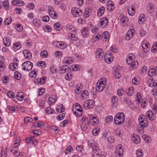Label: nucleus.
I'll list each match as a JSON object with an SVG mask.
<instances>
[{
	"instance_id": "nucleus-1",
	"label": "nucleus",
	"mask_w": 157,
	"mask_h": 157,
	"mask_svg": "<svg viewBox=\"0 0 157 157\" xmlns=\"http://www.w3.org/2000/svg\"><path fill=\"white\" fill-rule=\"evenodd\" d=\"M125 115L122 112L117 113L114 117V122L116 125H119L122 124L125 120Z\"/></svg>"
},
{
	"instance_id": "nucleus-2",
	"label": "nucleus",
	"mask_w": 157,
	"mask_h": 157,
	"mask_svg": "<svg viewBox=\"0 0 157 157\" xmlns=\"http://www.w3.org/2000/svg\"><path fill=\"white\" fill-rule=\"evenodd\" d=\"M23 66V70L24 71H29L32 70L33 67V63L29 61L25 62L22 64Z\"/></svg>"
},
{
	"instance_id": "nucleus-3",
	"label": "nucleus",
	"mask_w": 157,
	"mask_h": 157,
	"mask_svg": "<svg viewBox=\"0 0 157 157\" xmlns=\"http://www.w3.org/2000/svg\"><path fill=\"white\" fill-rule=\"evenodd\" d=\"M94 101L92 100H88L86 101L83 104V108L87 109L92 108L94 106Z\"/></svg>"
},
{
	"instance_id": "nucleus-4",
	"label": "nucleus",
	"mask_w": 157,
	"mask_h": 157,
	"mask_svg": "<svg viewBox=\"0 0 157 157\" xmlns=\"http://www.w3.org/2000/svg\"><path fill=\"white\" fill-rule=\"evenodd\" d=\"M96 57L98 59L101 60L103 59L104 53L102 49H98L95 52Z\"/></svg>"
},
{
	"instance_id": "nucleus-5",
	"label": "nucleus",
	"mask_w": 157,
	"mask_h": 157,
	"mask_svg": "<svg viewBox=\"0 0 157 157\" xmlns=\"http://www.w3.org/2000/svg\"><path fill=\"white\" fill-rule=\"evenodd\" d=\"M71 13L75 17H78L82 15V12L81 10H78L76 8L74 9L72 8L71 10Z\"/></svg>"
},
{
	"instance_id": "nucleus-6",
	"label": "nucleus",
	"mask_w": 157,
	"mask_h": 157,
	"mask_svg": "<svg viewBox=\"0 0 157 157\" xmlns=\"http://www.w3.org/2000/svg\"><path fill=\"white\" fill-rule=\"evenodd\" d=\"M89 121L93 125L96 126L99 123V120L96 117L91 115L89 117Z\"/></svg>"
},
{
	"instance_id": "nucleus-7",
	"label": "nucleus",
	"mask_w": 157,
	"mask_h": 157,
	"mask_svg": "<svg viewBox=\"0 0 157 157\" xmlns=\"http://www.w3.org/2000/svg\"><path fill=\"white\" fill-rule=\"evenodd\" d=\"M108 21L107 18L103 17L102 18L100 22V25L101 27L104 28L105 27L108 25Z\"/></svg>"
},
{
	"instance_id": "nucleus-8",
	"label": "nucleus",
	"mask_w": 157,
	"mask_h": 157,
	"mask_svg": "<svg viewBox=\"0 0 157 157\" xmlns=\"http://www.w3.org/2000/svg\"><path fill=\"white\" fill-rule=\"evenodd\" d=\"M149 44L148 43H146L144 41L142 42V46L144 51L145 52H147L150 50Z\"/></svg>"
},
{
	"instance_id": "nucleus-9",
	"label": "nucleus",
	"mask_w": 157,
	"mask_h": 157,
	"mask_svg": "<svg viewBox=\"0 0 157 157\" xmlns=\"http://www.w3.org/2000/svg\"><path fill=\"white\" fill-rule=\"evenodd\" d=\"M69 67L67 66H63L59 68V72L60 74L65 73L68 71Z\"/></svg>"
},
{
	"instance_id": "nucleus-10",
	"label": "nucleus",
	"mask_w": 157,
	"mask_h": 157,
	"mask_svg": "<svg viewBox=\"0 0 157 157\" xmlns=\"http://www.w3.org/2000/svg\"><path fill=\"white\" fill-rule=\"evenodd\" d=\"M22 52L24 56L26 59H29L32 58V55L29 51L27 50H24Z\"/></svg>"
},
{
	"instance_id": "nucleus-11",
	"label": "nucleus",
	"mask_w": 157,
	"mask_h": 157,
	"mask_svg": "<svg viewBox=\"0 0 157 157\" xmlns=\"http://www.w3.org/2000/svg\"><path fill=\"white\" fill-rule=\"evenodd\" d=\"M132 141L136 144H137L140 141V136L136 134H133L132 138Z\"/></svg>"
},
{
	"instance_id": "nucleus-12",
	"label": "nucleus",
	"mask_w": 157,
	"mask_h": 157,
	"mask_svg": "<svg viewBox=\"0 0 157 157\" xmlns=\"http://www.w3.org/2000/svg\"><path fill=\"white\" fill-rule=\"evenodd\" d=\"M92 150L93 151V155L94 157H96V156H98L99 155V147L96 145H94L92 147Z\"/></svg>"
},
{
	"instance_id": "nucleus-13",
	"label": "nucleus",
	"mask_w": 157,
	"mask_h": 157,
	"mask_svg": "<svg viewBox=\"0 0 157 157\" xmlns=\"http://www.w3.org/2000/svg\"><path fill=\"white\" fill-rule=\"evenodd\" d=\"M112 2H113L111 0L107 2V8L109 11L113 10L115 8V6Z\"/></svg>"
},
{
	"instance_id": "nucleus-14",
	"label": "nucleus",
	"mask_w": 157,
	"mask_h": 157,
	"mask_svg": "<svg viewBox=\"0 0 157 157\" xmlns=\"http://www.w3.org/2000/svg\"><path fill=\"white\" fill-rule=\"evenodd\" d=\"M139 123L140 126L142 127H146L148 124V122L147 118L144 117L143 120L139 121Z\"/></svg>"
},
{
	"instance_id": "nucleus-15",
	"label": "nucleus",
	"mask_w": 157,
	"mask_h": 157,
	"mask_svg": "<svg viewBox=\"0 0 157 157\" xmlns=\"http://www.w3.org/2000/svg\"><path fill=\"white\" fill-rule=\"evenodd\" d=\"M155 69L150 67L148 71V75L151 76H153L155 75L157 76V73Z\"/></svg>"
},
{
	"instance_id": "nucleus-16",
	"label": "nucleus",
	"mask_w": 157,
	"mask_h": 157,
	"mask_svg": "<svg viewBox=\"0 0 157 157\" xmlns=\"http://www.w3.org/2000/svg\"><path fill=\"white\" fill-rule=\"evenodd\" d=\"M77 110L78 112H82V109L81 106L78 103L75 104V106H74L72 109V111Z\"/></svg>"
},
{
	"instance_id": "nucleus-17",
	"label": "nucleus",
	"mask_w": 157,
	"mask_h": 157,
	"mask_svg": "<svg viewBox=\"0 0 157 157\" xmlns=\"http://www.w3.org/2000/svg\"><path fill=\"white\" fill-rule=\"evenodd\" d=\"M134 36V33L132 30H129L127 32L125 36V39L127 40H129L131 38Z\"/></svg>"
},
{
	"instance_id": "nucleus-18",
	"label": "nucleus",
	"mask_w": 157,
	"mask_h": 157,
	"mask_svg": "<svg viewBox=\"0 0 157 157\" xmlns=\"http://www.w3.org/2000/svg\"><path fill=\"white\" fill-rule=\"evenodd\" d=\"M104 59L106 63H110L113 61V57L112 56H110L109 55H107V53H106L104 56Z\"/></svg>"
},
{
	"instance_id": "nucleus-19",
	"label": "nucleus",
	"mask_w": 157,
	"mask_h": 157,
	"mask_svg": "<svg viewBox=\"0 0 157 157\" xmlns=\"http://www.w3.org/2000/svg\"><path fill=\"white\" fill-rule=\"evenodd\" d=\"M3 42L5 46L6 47H9L11 42L10 38L9 37H4L3 39Z\"/></svg>"
},
{
	"instance_id": "nucleus-20",
	"label": "nucleus",
	"mask_w": 157,
	"mask_h": 157,
	"mask_svg": "<svg viewBox=\"0 0 157 157\" xmlns=\"http://www.w3.org/2000/svg\"><path fill=\"white\" fill-rule=\"evenodd\" d=\"M154 113L151 110L148 111L146 114V116L147 117H149V118L151 121H153L154 120V117L153 116Z\"/></svg>"
},
{
	"instance_id": "nucleus-21",
	"label": "nucleus",
	"mask_w": 157,
	"mask_h": 157,
	"mask_svg": "<svg viewBox=\"0 0 157 157\" xmlns=\"http://www.w3.org/2000/svg\"><path fill=\"white\" fill-rule=\"evenodd\" d=\"M116 152L119 153L120 154H123V150L122 148V146L121 144L118 145L116 148L115 151Z\"/></svg>"
},
{
	"instance_id": "nucleus-22",
	"label": "nucleus",
	"mask_w": 157,
	"mask_h": 157,
	"mask_svg": "<svg viewBox=\"0 0 157 157\" xmlns=\"http://www.w3.org/2000/svg\"><path fill=\"white\" fill-rule=\"evenodd\" d=\"M118 100L117 97L115 96H113L111 98L112 105L113 107L116 106L117 101Z\"/></svg>"
},
{
	"instance_id": "nucleus-23",
	"label": "nucleus",
	"mask_w": 157,
	"mask_h": 157,
	"mask_svg": "<svg viewBox=\"0 0 157 157\" xmlns=\"http://www.w3.org/2000/svg\"><path fill=\"white\" fill-rule=\"evenodd\" d=\"M21 48V44L19 43H16L14 44L13 49L14 51H17L20 49Z\"/></svg>"
},
{
	"instance_id": "nucleus-24",
	"label": "nucleus",
	"mask_w": 157,
	"mask_h": 157,
	"mask_svg": "<svg viewBox=\"0 0 157 157\" xmlns=\"http://www.w3.org/2000/svg\"><path fill=\"white\" fill-rule=\"evenodd\" d=\"M105 10V7L101 6L98 12V16H101L104 13V11Z\"/></svg>"
},
{
	"instance_id": "nucleus-25",
	"label": "nucleus",
	"mask_w": 157,
	"mask_h": 157,
	"mask_svg": "<svg viewBox=\"0 0 157 157\" xmlns=\"http://www.w3.org/2000/svg\"><path fill=\"white\" fill-rule=\"evenodd\" d=\"M88 31V29L87 27H84L82 31V34L84 37H86L87 36V32Z\"/></svg>"
},
{
	"instance_id": "nucleus-26",
	"label": "nucleus",
	"mask_w": 157,
	"mask_h": 157,
	"mask_svg": "<svg viewBox=\"0 0 157 157\" xmlns=\"http://www.w3.org/2000/svg\"><path fill=\"white\" fill-rule=\"evenodd\" d=\"M136 155L137 157H143V154L142 151L141 149H138L136 151Z\"/></svg>"
},
{
	"instance_id": "nucleus-27",
	"label": "nucleus",
	"mask_w": 157,
	"mask_h": 157,
	"mask_svg": "<svg viewBox=\"0 0 157 157\" xmlns=\"http://www.w3.org/2000/svg\"><path fill=\"white\" fill-rule=\"evenodd\" d=\"M23 93L22 92H18L17 94L16 98L19 101H21L23 98Z\"/></svg>"
},
{
	"instance_id": "nucleus-28",
	"label": "nucleus",
	"mask_w": 157,
	"mask_h": 157,
	"mask_svg": "<svg viewBox=\"0 0 157 157\" xmlns=\"http://www.w3.org/2000/svg\"><path fill=\"white\" fill-rule=\"evenodd\" d=\"M102 36L105 39V41H106L109 38V34L108 31H105L103 33Z\"/></svg>"
},
{
	"instance_id": "nucleus-29",
	"label": "nucleus",
	"mask_w": 157,
	"mask_h": 157,
	"mask_svg": "<svg viewBox=\"0 0 157 157\" xmlns=\"http://www.w3.org/2000/svg\"><path fill=\"white\" fill-rule=\"evenodd\" d=\"M69 38L73 40L76 41L77 40V37L75 36L71 33H69L68 34Z\"/></svg>"
},
{
	"instance_id": "nucleus-30",
	"label": "nucleus",
	"mask_w": 157,
	"mask_h": 157,
	"mask_svg": "<svg viewBox=\"0 0 157 157\" xmlns=\"http://www.w3.org/2000/svg\"><path fill=\"white\" fill-rule=\"evenodd\" d=\"M14 28L17 31L19 32H21L23 29L22 26L20 24L16 25Z\"/></svg>"
},
{
	"instance_id": "nucleus-31",
	"label": "nucleus",
	"mask_w": 157,
	"mask_h": 157,
	"mask_svg": "<svg viewBox=\"0 0 157 157\" xmlns=\"http://www.w3.org/2000/svg\"><path fill=\"white\" fill-rule=\"evenodd\" d=\"M138 65V63L137 61L136 60L132 62L131 64V68L132 69H134V68H136Z\"/></svg>"
},
{
	"instance_id": "nucleus-32",
	"label": "nucleus",
	"mask_w": 157,
	"mask_h": 157,
	"mask_svg": "<svg viewBox=\"0 0 157 157\" xmlns=\"http://www.w3.org/2000/svg\"><path fill=\"white\" fill-rule=\"evenodd\" d=\"M147 10L149 13H151L154 11V9L153 8L152 6L150 4L147 6Z\"/></svg>"
},
{
	"instance_id": "nucleus-33",
	"label": "nucleus",
	"mask_w": 157,
	"mask_h": 157,
	"mask_svg": "<svg viewBox=\"0 0 157 157\" xmlns=\"http://www.w3.org/2000/svg\"><path fill=\"white\" fill-rule=\"evenodd\" d=\"M24 3L23 1L17 0H13L12 2V4L14 6H16L17 4H22Z\"/></svg>"
},
{
	"instance_id": "nucleus-34",
	"label": "nucleus",
	"mask_w": 157,
	"mask_h": 157,
	"mask_svg": "<svg viewBox=\"0 0 157 157\" xmlns=\"http://www.w3.org/2000/svg\"><path fill=\"white\" fill-rule=\"evenodd\" d=\"M40 55L41 57L45 58L48 56V54L46 51L44 50L40 53Z\"/></svg>"
},
{
	"instance_id": "nucleus-35",
	"label": "nucleus",
	"mask_w": 157,
	"mask_h": 157,
	"mask_svg": "<svg viewBox=\"0 0 157 157\" xmlns=\"http://www.w3.org/2000/svg\"><path fill=\"white\" fill-rule=\"evenodd\" d=\"M34 25L36 27H39L40 25V21L39 19H35L33 21Z\"/></svg>"
},
{
	"instance_id": "nucleus-36",
	"label": "nucleus",
	"mask_w": 157,
	"mask_h": 157,
	"mask_svg": "<svg viewBox=\"0 0 157 157\" xmlns=\"http://www.w3.org/2000/svg\"><path fill=\"white\" fill-rule=\"evenodd\" d=\"M106 82H104L103 83H98V85L96 84V87H98V88H104L106 86Z\"/></svg>"
},
{
	"instance_id": "nucleus-37",
	"label": "nucleus",
	"mask_w": 157,
	"mask_h": 157,
	"mask_svg": "<svg viewBox=\"0 0 157 157\" xmlns=\"http://www.w3.org/2000/svg\"><path fill=\"white\" fill-rule=\"evenodd\" d=\"M14 77L16 79L18 80H20L21 78V75L18 71H16L15 73Z\"/></svg>"
},
{
	"instance_id": "nucleus-38",
	"label": "nucleus",
	"mask_w": 157,
	"mask_h": 157,
	"mask_svg": "<svg viewBox=\"0 0 157 157\" xmlns=\"http://www.w3.org/2000/svg\"><path fill=\"white\" fill-rule=\"evenodd\" d=\"M11 152L16 156H18L20 155V153L17 149L13 148L11 150Z\"/></svg>"
},
{
	"instance_id": "nucleus-39",
	"label": "nucleus",
	"mask_w": 157,
	"mask_h": 157,
	"mask_svg": "<svg viewBox=\"0 0 157 157\" xmlns=\"http://www.w3.org/2000/svg\"><path fill=\"white\" fill-rule=\"evenodd\" d=\"M89 93L87 90H83L81 93L82 98H84L86 97H87L89 95Z\"/></svg>"
},
{
	"instance_id": "nucleus-40",
	"label": "nucleus",
	"mask_w": 157,
	"mask_h": 157,
	"mask_svg": "<svg viewBox=\"0 0 157 157\" xmlns=\"http://www.w3.org/2000/svg\"><path fill=\"white\" fill-rule=\"evenodd\" d=\"M36 75L37 74L35 70L31 71L29 74V76L31 78H35Z\"/></svg>"
},
{
	"instance_id": "nucleus-41",
	"label": "nucleus",
	"mask_w": 157,
	"mask_h": 157,
	"mask_svg": "<svg viewBox=\"0 0 157 157\" xmlns=\"http://www.w3.org/2000/svg\"><path fill=\"white\" fill-rule=\"evenodd\" d=\"M89 124V122L87 123V124H86L85 123H83L81 126L82 130L83 131L86 130L88 127V125Z\"/></svg>"
},
{
	"instance_id": "nucleus-42",
	"label": "nucleus",
	"mask_w": 157,
	"mask_h": 157,
	"mask_svg": "<svg viewBox=\"0 0 157 157\" xmlns=\"http://www.w3.org/2000/svg\"><path fill=\"white\" fill-rule=\"evenodd\" d=\"M54 109H52L50 107H47L45 110L46 113L47 114H52L53 113Z\"/></svg>"
},
{
	"instance_id": "nucleus-43",
	"label": "nucleus",
	"mask_w": 157,
	"mask_h": 157,
	"mask_svg": "<svg viewBox=\"0 0 157 157\" xmlns=\"http://www.w3.org/2000/svg\"><path fill=\"white\" fill-rule=\"evenodd\" d=\"M3 6L5 7L6 10H7L9 9V2L8 1L5 0V1L3 3Z\"/></svg>"
},
{
	"instance_id": "nucleus-44",
	"label": "nucleus",
	"mask_w": 157,
	"mask_h": 157,
	"mask_svg": "<svg viewBox=\"0 0 157 157\" xmlns=\"http://www.w3.org/2000/svg\"><path fill=\"white\" fill-rule=\"evenodd\" d=\"M113 120V117L111 116H108L107 117L105 121L109 123H110Z\"/></svg>"
},
{
	"instance_id": "nucleus-45",
	"label": "nucleus",
	"mask_w": 157,
	"mask_h": 157,
	"mask_svg": "<svg viewBox=\"0 0 157 157\" xmlns=\"http://www.w3.org/2000/svg\"><path fill=\"white\" fill-rule=\"evenodd\" d=\"M125 91H126L127 94L128 95H132L134 94V90L133 89H124Z\"/></svg>"
},
{
	"instance_id": "nucleus-46",
	"label": "nucleus",
	"mask_w": 157,
	"mask_h": 157,
	"mask_svg": "<svg viewBox=\"0 0 157 157\" xmlns=\"http://www.w3.org/2000/svg\"><path fill=\"white\" fill-rule=\"evenodd\" d=\"M89 10H90L88 9H86L84 15V18H87L89 17L90 14V12Z\"/></svg>"
},
{
	"instance_id": "nucleus-47",
	"label": "nucleus",
	"mask_w": 157,
	"mask_h": 157,
	"mask_svg": "<svg viewBox=\"0 0 157 157\" xmlns=\"http://www.w3.org/2000/svg\"><path fill=\"white\" fill-rule=\"evenodd\" d=\"M7 95L10 98H14L15 97V94L11 91H10L7 92Z\"/></svg>"
},
{
	"instance_id": "nucleus-48",
	"label": "nucleus",
	"mask_w": 157,
	"mask_h": 157,
	"mask_svg": "<svg viewBox=\"0 0 157 157\" xmlns=\"http://www.w3.org/2000/svg\"><path fill=\"white\" fill-rule=\"evenodd\" d=\"M115 72L114 76L116 78H119L121 76V75L118 70H115Z\"/></svg>"
},
{
	"instance_id": "nucleus-49",
	"label": "nucleus",
	"mask_w": 157,
	"mask_h": 157,
	"mask_svg": "<svg viewBox=\"0 0 157 157\" xmlns=\"http://www.w3.org/2000/svg\"><path fill=\"white\" fill-rule=\"evenodd\" d=\"M54 27L56 30L59 31L61 29L60 24L59 23H56L54 24Z\"/></svg>"
},
{
	"instance_id": "nucleus-50",
	"label": "nucleus",
	"mask_w": 157,
	"mask_h": 157,
	"mask_svg": "<svg viewBox=\"0 0 157 157\" xmlns=\"http://www.w3.org/2000/svg\"><path fill=\"white\" fill-rule=\"evenodd\" d=\"M65 114L64 113H63L59 115H58L57 116V119L58 120H63L65 117Z\"/></svg>"
},
{
	"instance_id": "nucleus-51",
	"label": "nucleus",
	"mask_w": 157,
	"mask_h": 157,
	"mask_svg": "<svg viewBox=\"0 0 157 157\" xmlns=\"http://www.w3.org/2000/svg\"><path fill=\"white\" fill-rule=\"evenodd\" d=\"M25 123L26 124L28 122H31L32 121V119L29 117H27L24 119Z\"/></svg>"
},
{
	"instance_id": "nucleus-52",
	"label": "nucleus",
	"mask_w": 157,
	"mask_h": 157,
	"mask_svg": "<svg viewBox=\"0 0 157 157\" xmlns=\"http://www.w3.org/2000/svg\"><path fill=\"white\" fill-rule=\"evenodd\" d=\"M12 22V19L10 18H7L5 20L4 24L6 25H10Z\"/></svg>"
},
{
	"instance_id": "nucleus-53",
	"label": "nucleus",
	"mask_w": 157,
	"mask_h": 157,
	"mask_svg": "<svg viewBox=\"0 0 157 157\" xmlns=\"http://www.w3.org/2000/svg\"><path fill=\"white\" fill-rule=\"evenodd\" d=\"M45 92V89H39L38 92L39 94L37 95V96H38L42 95Z\"/></svg>"
},
{
	"instance_id": "nucleus-54",
	"label": "nucleus",
	"mask_w": 157,
	"mask_h": 157,
	"mask_svg": "<svg viewBox=\"0 0 157 157\" xmlns=\"http://www.w3.org/2000/svg\"><path fill=\"white\" fill-rule=\"evenodd\" d=\"M73 149L72 146H68L65 150V153L67 154L68 153V152H71V150H73Z\"/></svg>"
},
{
	"instance_id": "nucleus-55",
	"label": "nucleus",
	"mask_w": 157,
	"mask_h": 157,
	"mask_svg": "<svg viewBox=\"0 0 157 157\" xmlns=\"http://www.w3.org/2000/svg\"><path fill=\"white\" fill-rule=\"evenodd\" d=\"M70 120H66L63 122L61 124V126L63 127H64L65 126L66 124H67L69 122H70Z\"/></svg>"
},
{
	"instance_id": "nucleus-56",
	"label": "nucleus",
	"mask_w": 157,
	"mask_h": 157,
	"mask_svg": "<svg viewBox=\"0 0 157 157\" xmlns=\"http://www.w3.org/2000/svg\"><path fill=\"white\" fill-rule=\"evenodd\" d=\"M121 21L122 23L126 24V23L128 21V18L127 17L124 16L121 18Z\"/></svg>"
},
{
	"instance_id": "nucleus-57",
	"label": "nucleus",
	"mask_w": 157,
	"mask_h": 157,
	"mask_svg": "<svg viewBox=\"0 0 157 157\" xmlns=\"http://www.w3.org/2000/svg\"><path fill=\"white\" fill-rule=\"evenodd\" d=\"M99 129L98 128H95L94 129H93L92 131L93 134L94 136H96L98 134L99 132Z\"/></svg>"
},
{
	"instance_id": "nucleus-58",
	"label": "nucleus",
	"mask_w": 157,
	"mask_h": 157,
	"mask_svg": "<svg viewBox=\"0 0 157 157\" xmlns=\"http://www.w3.org/2000/svg\"><path fill=\"white\" fill-rule=\"evenodd\" d=\"M114 137L111 136L107 137V141L109 143H112L114 141Z\"/></svg>"
},
{
	"instance_id": "nucleus-59",
	"label": "nucleus",
	"mask_w": 157,
	"mask_h": 157,
	"mask_svg": "<svg viewBox=\"0 0 157 157\" xmlns=\"http://www.w3.org/2000/svg\"><path fill=\"white\" fill-rule=\"evenodd\" d=\"M124 89H119L117 91V93L118 95L121 96L124 93Z\"/></svg>"
},
{
	"instance_id": "nucleus-60",
	"label": "nucleus",
	"mask_w": 157,
	"mask_h": 157,
	"mask_svg": "<svg viewBox=\"0 0 157 157\" xmlns=\"http://www.w3.org/2000/svg\"><path fill=\"white\" fill-rule=\"evenodd\" d=\"M46 77L45 76H43L40 79V84H44L46 82Z\"/></svg>"
},
{
	"instance_id": "nucleus-61",
	"label": "nucleus",
	"mask_w": 157,
	"mask_h": 157,
	"mask_svg": "<svg viewBox=\"0 0 157 157\" xmlns=\"http://www.w3.org/2000/svg\"><path fill=\"white\" fill-rule=\"evenodd\" d=\"M149 86L151 87L153 86L155 88H157V80L153 82L152 83H150Z\"/></svg>"
},
{
	"instance_id": "nucleus-62",
	"label": "nucleus",
	"mask_w": 157,
	"mask_h": 157,
	"mask_svg": "<svg viewBox=\"0 0 157 157\" xmlns=\"http://www.w3.org/2000/svg\"><path fill=\"white\" fill-rule=\"evenodd\" d=\"M43 65L46 66V63L44 61H40L36 63V65L38 67L43 66Z\"/></svg>"
},
{
	"instance_id": "nucleus-63",
	"label": "nucleus",
	"mask_w": 157,
	"mask_h": 157,
	"mask_svg": "<svg viewBox=\"0 0 157 157\" xmlns=\"http://www.w3.org/2000/svg\"><path fill=\"white\" fill-rule=\"evenodd\" d=\"M8 111L11 113H13L15 111V109L13 106H9L8 107Z\"/></svg>"
},
{
	"instance_id": "nucleus-64",
	"label": "nucleus",
	"mask_w": 157,
	"mask_h": 157,
	"mask_svg": "<svg viewBox=\"0 0 157 157\" xmlns=\"http://www.w3.org/2000/svg\"><path fill=\"white\" fill-rule=\"evenodd\" d=\"M152 109L155 113L157 112V102H155L154 104L152 107Z\"/></svg>"
}]
</instances>
